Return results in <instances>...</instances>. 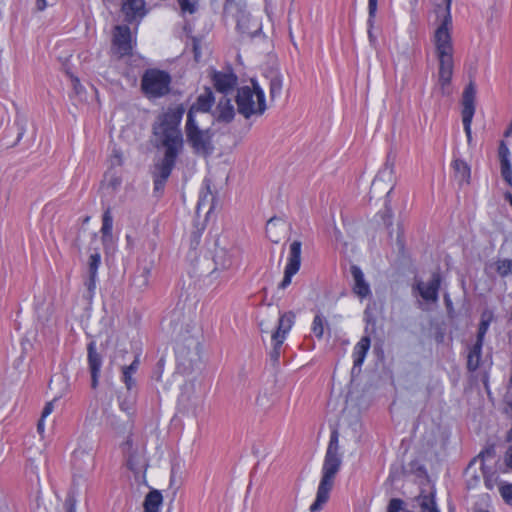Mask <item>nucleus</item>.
<instances>
[{
	"label": "nucleus",
	"mask_w": 512,
	"mask_h": 512,
	"mask_svg": "<svg viewBox=\"0 0 512 512\" xmlns=\"http://www.w3.org/2000/svg\"><path fill=\"white\" fill-rule=\"evenodd\" d=\"M53 410H54V402L53 401L48 402L42 411L41 417L45 419L53 412Z\"/></svg>",
	"instance_id": "ea45409f"
},
{
	"label": "nucleus",
	"mask_w": 512,
	"mask_h": 512,
	"mask_svg": "<svg viewBox=\"0 0 512 512\" xmlns=\"http://www.w3.org/2000/svg\"><path fill=\"white\" fill-rule=\"evenodd\" d=\"M301 250L302 243L300 241L295 240L291 243L287 264L284 270V277L279 284V288H287L291 284L292 277L299 271L301 265Z\"/></svg>",
	"instance_id": "1a4fd4ad"
},
{
	"label": "nucleus",
	"mask_w": 512,
	"mask_h": 512,
	"mask_svg": "<svg viewBox=\"0 0 512 512\" xmlns=\"http://www.w3.org/2000/svg\"><path fill=\"white\" fill-rule=\"evenodd\" d=\"M44 418H40V420L38 421V424H37V430L40 434H43L44 433V430H45V423H44Z\"/></svg>",
	"instance_id": "49530a36"
},
{
	"label": "nucleus",
	"mask_w": 512,
	"mask_h": 512,
	"mask_svg": "<svg viewBox=\"0 0 512 512\" xmlns=\"http://www.w3.org/2000/svg\"><path fill=\"white\" fill-rule=\"evenodd\" d=\"M149 275H150V268L145 267L143 270V273L141 275L142 281H141V284L139 285L140 287H146L148 285Z\"/></svg>",
	"instance_id": "a19ab883"
},
{
	"label": "nucleus",
	"mask_w": 512,
	"mask_h": 512,
	"mask_svg": "<svg viewBox=\"0 0 512 512\" xmlns=\"http://www.w3.org/2000/svg\"><path fill=\"white\" fill-rule=\"evenodd\" d=\"M295 314L293 312H285L279 314L278 326L276 331L272 334V342L275 343V349L281 347L287 334L294 325Z\"/></svg>",
	"instance_id": "f8f14e48"
},
{
	"label": "nucleus",
	"mask_w": 512,
	"mask_h": 512,
	"mask_svg": "<svg viewBox=\"0 0 512 512\" xmlns=\"http://www.w3.org/2000/svg\"><path fill=\"white\" fill-rule=\"evenodd\" d=\"M212 80L215 89L227 95L231 93L237 85V76L232 71H214Z\"/></svg>",
	"instance_id": "4468645a"
},
{
	"label": "nucleus",
	"mask_w": 512,
	"mask_h": 512,
	"mask_svg": "<svg viewBox=\"0 0 512 512\" xmlns=\"http://www.w3.org/2000/svg\"><path fill=\"white\" fill-rule=\"evenodd\" d=\"M482 346L483 343L481 341H476L469 349L467 367L470 371H475L480 365Z\"/></svg>",
	"instance_id": "b1692460"
},
{
	"label": "nucleus",
	"mask_w": 512,
	"mask_h": 512,
	"mask_svg": "<svg viewBox=\"0 0 512 512\" xmlns=\"http://www.w3.org/2000/svg\"><path fill=\"white\" fill-rule=\"evenodd\" d=\"M486 487L492 488V486L488 483V481H486Z\"/></svg>",
	"instance_id": "5fc2aeb1"
},
{
	"label": "nucleus",
	"mask_w": 512,
	"mask_h": 512,
	"mask_svg": "<svg viewBox=\"0 0 512 512\" xmlns=\"http://www.w3.org/2000/svg\"><path fill=\"white\" fill-rule=\"evenodd\" d=\"M370 348V338L365 336L355 345L353 350L354 367L361 366Z\"/></svg>",
	"instance_id": "5701e85b"
},
{
	"label": "nucleus",
	"mask_w": 512,
	"mask_h": 512,
	"mask_svg": "<svg viewBox=\"0 0 512 512\" xmlns=\"http://www.w3.org/2000/svg\"><path fill=\"white\" fill-rule=\"evenodd\" d=\"M506 464L510 468H512V445L509 447L507 454H506Z\"/></svg>",
	"instance_id": "37998d69"
},
{
	"label": "nucleus",
	"mask_w": 512,
	"mask_h": 512,
	"mask_svg": "<svg viewBox=\"0 0 512 512\" xmlns=\"http://www.w3.org/2000/svg\"><path fill=\"white\" fill-rule=\"evenodd\" d=\"M500 165L503 179L510 184L512 182V165L510 158L500 160Z\"/></svg>",
	"instance_id": "7c9ffc66"
},
{
	"label": "nucleus",
	"mask_w": 512,
	"mask_h": 512,
	"mask_svg": "<svg viewBox=\"0 0 512 512\" xmlns=\"http://www.w3.org/2000/svg\"><path fill=\"white\" fill-rule=\"evenodd\" d=\"M123 162V155L120 150L113 148L110 155L111 166H120Z\"/></svg>",
	"instance_id": "f704fd0d"
},
{
	"label": "nucleus",
	"mask_w": 512,
	"mask_h": 512,
	"mask_svg": "<svg viewBox=\"0 0 512 512\" xmlns=\"http://www.w3.org/2000/svg\"><path fill=\"white\" fill-rule=\"evenodd\" d=\"M171 81V76L166 71L148 69L142 76L141 88L147 98L156 99L170 92Z\"/></svg>",
	"instance_id": "423d86ee"
},
{
	"label": "nucleus",
	"mask_w": 512,
	"mask_h": 512,
	"mask_svg": "<svg viewBox=\"0 0 512 512\" xmlns=\"http://www.w3.org/2000/svg\"><path fill=\"white\" fill-rule=\"evenodd\" d=\"M87 350L90 372H100L102 366V358L96 350V344L94 341L88 344Z\"/></svg>",
	"instance_id": "393cba45"
},
{
	"label": "nucleus",
	"mask_w": 512,
	"mask_h": 512,
	"mask_svg": "<svg viewBox=\"0 0 512 512\" xmlns=\"http://www.w3.org/2000/svg\"><path fill=\"white\" fill-rule=\"evenodd\" d=\"M185 109L182 105L170 107L158 119L154 126V135L159 146L164 148V156L152 172L154 190L160 191L175 166L176 159L183 150V135L179 128Z\"/></svg>",
	"instance_id": "f257e3e1"
},
{
	"label": "nucleus",
	"mask_w": 512,
	"mask_h": 512,
	"mask_svg": "<svg viewBox=\"0 0 512 512\" xmlns=\"http://www.w3.org/2000/svg\"><path fill=\"white\" fill-rule=\"evenodd\" d=\"M181 12L183 14L189 13L193 14L197 11L198 1L197 0H177Z\"/></svg>",
	"instance_id": "c756f323"
},
{
	"label": "nucleus",
	"mask_w": 512,
	"mask_h": 512,
	"mask_svg": "<svg viewBox=\"0 0 512 512\" xmlns=\"http://www.w3.org/2000/svg\"><path fill=\"white\" fill-rule=\"evenodd\" d=\"M186 138L193 151L201 155H209L213 151L212 131L203 127L201 119H187L185 125Z\"/></svg>",
	"instance_id": "39448f33"
},
{
	"label": "nucleus",
	"mask_w": 512,
	"mask_h": 512,
	"mask_svg": "<svg viewBox=\"0 0 512 512\" xmlns=\"http://www.w3.org/2000/svg\"><path fill=\"white\" fill-rule=\"evenodd\" d=\"M510 433H511V436H512V428H511V431H510Z\"/></svg>",
	"instance_id": "13d9d810"
},
{
	"label": "nucleus",
	"mask_w": 512,
	"mask_h": 512,
	"mask_svg": "<svg viewBox=\"0 0 512 512\" xmlns=\"http://www.w3.org/2000/svg\"><path fill=\"white\" fill-rule=\"evenodd\" d=\"M66 512H76V505L74 502L70 503L67 507V511Z\"/></svg>",
	"instance_id": "09e8293b"
},
{
	"label": "nucleus",
	"mask_w": 512,
	"mask_h": 512,
	"mask_svg": "<svg viewBox=\"0 0 512 512\" xmlns=\"http://www.w3.org/2000/svg\"><path fill=\"white\" fill-rule=\"evenodd\" d=\"M122 12L125 15L127 22H132L141 19L145 16V1L144 0H123Z\"/></svg>",
	"instance_id": "dca6fc26"
},
{
	"label": "nucleus",
	"mask_w": 512,
	"mask_h": 512,
	"mask_svg": "<svg viewBox=\"0 0 512 512\" xmlns=\"http://www.w3.org/2000/svg\"><path fill=\"white\" fill-rule=\"evenodd\" d=\"M139 364L140 361L137 356L130 365L123 366L121 368V381L124 383L128 392H131L136 387V379L134 378V375L138 371Z\"/></svg>",
	"instance_id": "6ab92c4d"
},
{
	"label": "nucleus",
	"mask_w": 512,
	"mask_h": 512,
	"mask_svg": "<svg viewBox=\"0 0 512 512\" xmlns=\"http://www.w3.org/2000/svg\"><path fill=\"white\" fill-rule=\"evenodd\" d=\"M512 131V128H510L507 132H506V136H508Z\"/></svg>",
	"instance_id": "603ef678"
},
{
	"label": "nucleus",
	"mask_w": 512,
	"mask_h": 512,
	"mask_svg": "<svg viewBox=\"0 0 512 512\" xmlns=\"http://www.w3.org/2000/svg\"><path fill=\"white\" fill-rule=\"evenodd\" d=\"M498 270L502 275L512 274V259H505L500 262Z\"/></svg>",
	"instance_id": "c9c22d12"
},
{
	"label": "nucleus",
	"mask_w": 512,
	"mask_h": 512,
	"mask_svg": "<svg viewBox=\"0 0 512 512\" xmlns=\"http://www.w3.org/2000/svg\"><path fill=\"white\" fill-rule=\"evenodd\" d=\"M269 88H270L271 98H275L276 96H279L281 94L282 88H283L282 76L279 74L273 75L270 78Z\"/></svg>",
	"instance_id": "bb28decb"
},
{
	"label": "nucleus",
	"mask_w": 512,
	"mask_h": 512,
	"mask_svg": "<svg viewBox=\"0 0 512 512\" xmlns=\"http://www.w3.org/2000/svg\"><path fill=\"white\" fill-rule=\"evenodd\" d=\"M214 101L213 92L209 88L205 89L190 107L187 119L193 118L202 120L203 117H208L206 114L212 108Z\"/></svg>",
	"instance_id": "9b49d317"
},
{
	"label": "nucleus",
	"mask_w": 512,
	"mask_h": 512,
	"mask_svg": "<svg viewBox=\"0 0 512 512\" xmlns=\"http://www.w3.org/2000/svg\"><path fill=\"white\" fill-rule=\"evenodd\" d=\"M134 404H135L134 398H125V399H120V401H119L120 409L127 414L133 413Z\"/></svg>",
	"instance_id": "473e14b6"
},
{
	"label": "nucleus",
	"mask_w": 512,
	"mask_h": 512,
	"mask_svg": "<svg viewBox=\"0 0 512 512\" xmlns=\"http://www.w3.org/2000/svg\"><path fill=\"white\" fill-rule=\"evenodd\" d=\"M163 502V497L160 491L152 490L150 491L143 503L144 512H159L160 507Z\"/></svg>",
	"instance_id": "4be33fe9"
},
{
	"label": "nucleus",
	"mask_w": 512,
	"mask_h": 512,
	"mask_svg": "<svg viewBox=\"0 0 512 512\" xmlns=\"http://www.w3.org/2000/svg\"><path fill=\"white\" fill-rule=\"evenodd\" d=\"M242 256L243 251L238 246H231L230 248H218L214 255L215 268L211 272V276L216 278L219 270H237L241 266Z\"/></svg>",
	"instance_id": "0eeeda50"
},
{
	"label": "nucleus",
	"mask_w": 512,
	"mask_h": 512,
	"mask_svg": "<svg viewBox=\"0 0 512 512\" xmlns=\"http://www.w3.org/2000/svg\"><path fill=\"white\" fill-rule=\"evenodd\" d=\"M500 493L508 503H512V484L501 486Z\"/></svg>",
	"instance_id": "e433bc0d"
},
{
	"label": "nucleus",
	"mask_w": 512,
	"mask_h": 512,
	"mask_svg": "<svg viewBox=\"0 0 512 512\" xmlns=\"http://www.w3.org/2000/svg\"><path fill=\"white\" fill-rule=\"evenodd\" d=\"M431 512H440L439 509L436 507L435 509H432Z\"/></svg>",
	"instance_id": "864d4df0"
},
{
	"label": "nucleus",
	"mask_w": 512,
	"mask_h": 512,
	"mask_svg": "<svg viewBox=\"0 0 512 512\" xmlns=\"http://www.w3.org/2000/svg\"><path fill=\"white\" fill-rule=\"evenodd\" d=\"M128 465H129L130 469H133V466L131 465L130 462H128Z\"/></svg>",
	"instance_id": "6e6d98bb"
},
{
	"label": "nucleus",
	"mask_w": 512,
	"mask_h": 512,
	"mask_svg": "<svg viewBox=\"0 0 512 512\" xmlns=\"http://www.w3.org/2000/svg\"><path fill=\"white\" fill-rule=\"evenodd\" d=\"M273 346L275 347V343H273ZM279 349H280V347H278L277 349L274 348L273 356L275 358H277L279 356Z\"/></svg>",
	"instance_id": "3c124183"
},
{
	"label": "nucleus",
	"mask_w": 512,
	"mask_h": 512,
	"mask_svg": "<svg viewBox=\"0 0 512 512\" xmlns=\"http://www.w3.org/2000/svg\"><path fill=\"white\" fill-rule=\"evenodd\" d=\"M451 4L452 0H445L444 8L441 6L436 8L438 26L433 35L436 57L439 61L438 84L444 95L450 93L454 67Z\"/></svg>",
	"instance_id": "f03ea898"
},
{
	"label": "nucleus",
	"mask_w": 512,
	"mask_h": 512,
	"mask_svg": "<svg viewBox=\"0 0 512 512\" xmlns=\"http://www.w3.org/2000/svg\"><path fill=\"white\" fill-rule=\"evenodd\" d=\"M378 0H368V23L372 27L376 16Z\"/></svg>",
	"instance_id": "72a5a7b5"
},
{
	"label": "nucleus",
	"mask_w": 512,
	"mask_h": 512,
	"mask_svg": "<svg viewBox=\"0 0 512 512\" xmlns=\"http://www.w3.org/2000/svg\"><path fill=\"white\" fill-rule=\"evenodd\" d=\"M420 507L423 512H431L437 506L432 496H423L420 498Z\"/></svg>",
	"instance_id": "2f4dec72"
},
{
	"label": "nucleus",
	"mask_w": 512,
	"mask_h": 512,
	"mask_svg": "<svg viewBox=\"0 0 512 512\" xmlns=\"http://www.w3.org/2000/svg\"><path fill=\"white\" fill-rule=\"evenodd\" d=\"M135 42L132 39L131 30L128 26L118 25L114 28L112 51L119 57L128 56L132 53Z\"/></svg>",
	"instance_id": "6e6552de"
},
{
	"label": "nucleus",
	"mask_w": 512,
	"mask_h": 512,
	"mask_svg": "<svg viewBox=\"0 0 512 512\" xmlns=\"http://www.w3.org/2000/svg\"><path fill=\"white\" fill-rule=\"evenodd\" d=\"M96 281H97V276L89 275V280L86 283V286L89 291H93L95 289Z\"/></svg>",
	"instance_id": "79ce46f5"
},
{
	"label": "nucleus",
	"mask_w": 512,
	"mask_h": 512,
	"mask_svg": "<svg viewBox=\"0 0 512 512\" xmlns=\"http://www.w3.org/2000/svg\"><path fill=\"white\" fill-rule=\"evenodd\" d=\"M499 158L500 160L510 158L509 148L507 147L504 141H501L499 145Z\"/></svg>",
	"instance_id": "4c0bfd02"
},
{
	"label": "nucleus",
	"mask_w": 512,
	"mask_h": 512,
	"mask_svg": "<svg viewBox=\"0 0 512 512\" xmlns=\"http://www.w3.org/2000/svg\"><path fill=\"white\" fill-rule=\"evenodd\" d=\"M510 205L512 206V197L509 199Z\"/></svg>",
	"instance_id": "4d7b16f0"
},
{
	"label": "nucleus",
	"mask_w": 512,
	"mask_h": 512,
	"mask_svg": "<svg viewBox=\"0 0 512 512\" xmlns=\"http://www.w3.org/2000/svg\"><path fill=\"white\" fill-rule=\"evenodd\" d=\"M287 224L279 218H271L266 224V234L269 240L275 244L279 243L287 233Z\"/></svg>",
	"instance_id": "a211bd4d"
},
{
	"label": "nucleus",
	"mask_w": 512,
	"mask_h": 512,
	"mask_svg": "<svg viewBox=\"0 0 512 512\" xmlns=\"http://www.w3.org/2000/svg\"><path fill=\"white\" fill-rule=\"evenodd\" d=\"M190 346H192V347H193V348H195V349H198V347H199V341H198L197 339H194V338H193V339H191V341H190Z\"/></svg>",
	"instance_id": "8fccbe9b"
},
{
	"label": "nucleus",
	"mask_w": 512,
	"mask_h": 512,
	"mask_svg": "<svg viewBox=\"0 0 512 512\" xmlns=\"http://www.w3.org/2000/svg\"><path fill=\"white\" fill-rule=\"evenodd\" d=\"M351 274L353 277V292L361 299L368 297L371 294L369 283L365 280L364 273L361 268L352 265Z\"/></svg>",
	"instance_id": "f3484780"
},
{
	"label": "nucleus",
	"mask_w": 512,
	"mask_h": 512,
	"mask_svg": "<svg viewBox=\"0 0 512 512\" xmlns=\"http://www.w3.org/2000/svg\"><path fill=\"white\" fill-rule=\"evenodd\" d=\"M325 323H326L325 319L320 314H317L313 319L311 329H312V332L314 333V335L318 339H321L323 337Z\"/></svg>",
	"instance_id": "cd10ccee"
},
{
	"label": "nucleus",
	"mask_w": 512,
	"mask_h": 512,
	"mask_svg": "<svg viewBox=\"0 0 512 512\" xmlns=\"http://www.w3.org/2000/svg\"><path fill=\"white\" fill-rule=\"evenodd\" d=\"M367 24H369V23L367 22ZM372 26H374V24ZM368 27H369L368 28V37H369L371 42H374L375 41V37H374V35L372 33V28L373 27H371L370 25H368Z\"/></svg>",
	"instance_id": "de8ad7c7"
},
{
	"label": "nucleus",
	"mask_w": 512,
	"mask_h": 512,
	"mask_svg": "<svg viewBox=\"0 0 512 512\" xmlns=\"http://www.w3.org/2000/svg\"><path fill=\"white\" fill-rule=\"evenodd\" d=\"M488 329V323L485 321H482L479 326L478 335L476 341H481L483 343L484 336Z\"/></svg>",
	"instance_id": "58836bf2"
},
{
	"label": "nucleus",
	"mask_w": 512,
	"mask_h": 512,
	"mask_svg": "<svg viewBox=\"0 0 512 512\" xmlns=\"http://www.w3.org/2000/svg\"><path fill=\"white\" fill-rule=\"evenodd\" d=\"M237 111L245 119L258 118L266 109V96L262 87L254 80L237 90Z\"/></svg>",
	"instance_id": "20e7f679"
},
{
	"label": "nucleus",
	"mask_w": 512,
	"mask_h": 512,
	"mask_svg": "<svg viewBox=\"0 0 512 512\" xmlns=\"http://www.w3.org/2000/svg\"><path fill=\"white\" fill-rule=\"evenodd\" d=\"M452 168L454 171V178L460 184L469 182L471 171L469 165L465 161L461 159L453 160Z\"/></svg>",
	"instance_id": "412c9836"
},
{
	"label": "nucleus",
	"mask_w": 512,
	"mask_h": 512,
	"mask_svg": "<svg viewBox=\"0 0 512 512\" xmlns=\"http://www.w3.org/2000/svg\"><path fill=\"white\" fill-rule=\"evenodd\" d=\"M237 28L242 34L257 35L262 29L261 20L248 12L240 11L237 15Z\"/></svg>",
	"instance_id": "2eb2a0df"
},
{
	"label": "nucleus",
	"mask_w": 512,
	"mask_h": 512,
	"mask_svg": "<svg viewBox=\"0 0 512 512\" xmlns=\"http://www.w3.org/2000/svg\"><path fill=\"white\" fill-rule=\"evenodd\" d=\"M235 116V109L230 99L223 97L216 108V118L222 122H230Z\"/></svg>",
	"instance_id": "aec40b11"
},
{
	"label": "nucleus",
	"mask_w": 512,
	"mask_h": 512,
	"mask_svg": "<svg viewBox=\"0 0 512 512\" xmlns=\"http://www.w3.org/2000/svg\"><path fill=\"white\" fill-rule=\"evenodd\" d=\"M112 230H113V217L110 212V209H107L102 216V227H101V233H102V242L106 243L109 241L112 237Z\"/></svg>",
	"instance_id": "a878e982"
},
{
	"label": "nucleus",
	"mask_w": 512,
	"mask_h": 512,
	"mask_svg": "<svg viewBox=\"0 0 512 512\" xmlns=\"http://www.w3.org/2000/svg\"><path fill=\"white\" fill-rule=\"evenodd\" d=\"M36 7L39 11H43L47 7L46 0H36Z\"/></svg>",
	"instance_id": "c03bdc74"
},
{
	"label": "nucleus",
	"mask_w": 512,
	"mask_h": 512,
	"mask_svg": "<svg viewBox=\"0 0 512 512\" xmlns=\"http://www.w3.org/2000/svg\"><path fill=\"white\" fill-rule=\"evenodd\" d=\"M475 88L472 83H470L463 92L462 98V122L464 126V131L467 136L468 141H471V124L473 120V116L475 113Z\"/></svg>",
	"instance_id": "9d476101"
},
{
	"label": "nucleus",
	"mask_w": 512,
	"mask_h": 512,
	"mask_svg": "<svg viewBox=\"0 0 512 512\" xmlns=\"http://www.w3.org/2000/svg\"><path fill=\"white\" fill-rule=\"evenodd\" d=\"M342 457L339 453V436L333 431L330 436L321 468V479L317 488L316 497L310 506L311 512H318L329 501L330 493L334 487L335 479L341 469Z\"/></svg>",
	"instance_id": "7ed1b4c3"
},
{
	"label": "nucleus",
	"mask_w": 512,
	"mask_h": 512,
	"mask_svg": "<svg viewBox=\"0 0 512 512\" xmlns=\"http://www.w3.org/2000/svg\"><path fill=\"white\" fill-rule=\"evenodd\" d=\"M101 263V255L99 252H94L90 255L88 261V272L89 275L97 276L98 269Z\"/></svg>",
	"instance_id": "c85d7f7f"
},
{
	"label": "nucleus",
	"mask_w": 512,
	"mask_h": 512,
	"mask_svg": "<svg viewBox=\"0 0 512 512\" xmlns=\"http://www.w3.org/2000/svg\"><path fill=\"white\" fill-rule=\"evenodd\" d=\"M100 372H91V378H92V387L95 388L98 384V378H99Z\"/></svg>",
	"instance_id": "a18cd8bd"
},
{
	"label": "nucleus",
	"mask_w": 512,
	"mask_h": 512,
	"mask_svg": "<svg viewBox=\"0 0 512 512\" xmlns=\"http://www.w3.org/2000/svg\"><path fill=\"white\" fill-rule=\"evenodd\" d=\"M441 284V277L439 273H433L428 282L418 281L416 289L423 300L427 302H437L438 292Z\"/></svg>",
	"instance_id": "ddd939ff"
}]
</instances>
